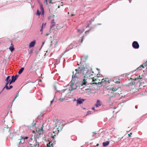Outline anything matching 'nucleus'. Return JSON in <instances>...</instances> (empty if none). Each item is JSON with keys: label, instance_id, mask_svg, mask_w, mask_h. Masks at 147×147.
I'll list each match as a JSON object with an SVG mask.
<instances>
[{"label": "nucleus", "instance_id": "nucleus-1", "mask_svg": "<svg viewBox=\"0 0 147 147\" xmlns=\"http://www.w3.org/2000/svg\"><path fill=\"white\" fill-rule=\"evenodd\" d=\"M28 143L31 146L40 147L39 143L37 142L36 138L31 137L28 140Z\"/></svg>", "mask_w": 147, "mask_h": 147}, {"label": "nucleus", "instance_id": "nucleus-2", "mask_svg": "<svg viewBox=\"0 0 147 147\" xmlns=\"http://www.w3.org/2000/svg\"><path fill=\"white\" fill-rule=\"evenodd\" d=\"M28 138V137L21 136L20 138L18 139L16 142V144L18 146V147H19V146H20L21 144H22L24 143L25 142V140L27 139Z\"/></svg>", "mask_w": 147, "mask_h": 147}, {"label": "nucleus", "instance_id": "nucleus-3", "mask_svg": "<svg viewBox=\"0 0 147 147\" xmlns=\"http://www.w3.org/2000/svg\"><path fill=\"white\" fill-rule=\"evenodd\" d=\"M40 11L38 10H37V15L39 16L42 14V15H44V11L43 6L42 4H40Z\"/></svg>", "mask_w": 147, "mask_h": 147}, {"label": "nucleus", "instance_id": "nucleus-4", "mask_svg": "<svg viewBox=\"0 0 147 147\" xmlns=\"http://www.w3.org/2000/svg\"><path fill=\"white\" fill-rule=\"evenodd\" d=\"M38 69V65L36 64V63H33L30 68V69L33 71H36Z\"/></svg>", "mask_w": 147, "mask_h": 147}, {"label": "nucleus", "instance_id": "nucleus-5", "mask_svg": "<svg viewBox=\"0 0 147 147\" xmlns=\"http://www.w3.org/2000/svg\"><path fill=\"white\" fill-rule=\"evenodd\" d=\"M92 78H88L87 77H86L85 76L84 77V79L83 80L82 82V85H86L88 82L89 80H92Z\"/></svg>", "mask_w": 147, "mask_h": 147}, {"label": "nucleus", "instance_id": "nucleus-6", "mask_svg": "<svg viewBox=\"0 0 147 147\" xmlns=\"http://www.w3.org/2000/svg\"><path fill=\"white\" fill-rule=\"evenodd\" d=\"M133 47L135 49H138L139 47V45L137 42L135 41L133 42L132 44Z\"/></svg>", "mask_w": 147, "mask_h": 147}, {"label": "nucleus", "instance_id": "nucleus-7", "mask_svg": "<svg viewBox=\"0 0 147 147\" xmlns=\"http://www.w3.org/2000/svg\"><path fill=\"white\" fill-rule=\"evenodd\" d=\"M36 40H34L32 41L31 42L29 45V48H31V47H33L34 46L36 45Z\"/></svg>", "mask_w": 147, "mask_h": 147}, {"label": "nucleus", "instance_id": "nucleus-8", "mask_svg": "<svg viewBox=\"0 0 147 147\" xmlns=\"http://www.w3.org/2000/svg\"><path fill=\"white\" fill-rule=\"evenodd\" d=\"M105 79H103L102 80L101 82H98V83H94L95 84L97 83L98 84H101V86H105L106 85V84H107V82H105V81H104Z\"/></svg>", "mask_w": 147, "mask_h": 147}, {"label": "nucleus", "instance_id": "nucleus-9", "mask_svg": "<svg viewBox=\"0 0 147 147\" xmlns=\"http://www.w3.org/2000/svg\"><path fill=\"white\" fill-rule=\"evenodd\" d=\"M18 77V75H16L15 76H11V80L13 82H14L16 80L17 78Z\"/></svg>", "mask_w": 147, "mask_h": 147}, {"label": "nucleus", "instance_id": "nucleus-10", "mask_svg": "<svg viewBox=\"0 0 147 147\" xmlns=\"http://www.w3.org/2000/svg\"><path fill=\"white\" fill-rule=\"evenodd\" d=\"M10 42L11 43V46H10L9 48V49L10 50V51H11V52H12L14 49V46L12 44V42L11 40L10 41Z\"/></svg>", "mask_w": 147, "mask_h": 147}, {"label": "nucleus", "instance_id": "nucleus-11", "mask_svg": "<svg viewBox=\"0 0 147 147\" xmlns=\"http://www.w3.org/2000/svg\"><path fill=\"white\" fill-rule=\"evenodd\" d=\"M84 101V100L83 99H80V98H79L77 100V105L78 104H81Z\"/></svg>", "mask_w": 147, "mask_h": 147}, {"label": "nucleus", "instance_id": "nucleus-12", "mask_svg": "<svg viewBox=\"0 0 147 147\" xmlns=\"http://www.w3.org/2000/svg\"><path fill=\"white\" fill-rule=\"evenodd\" d=\"M13 87V86L11 85L9 87L7 85H6L5 87L3 88L2 90V91H3V90H4V89L5 88L7 90H9V89H10L11 88H12Z\"/></svg>", "mask_w": 147, "mask_h": 147}, {"label": "nucleus", "instance_id": "nucleus-13", "mask_svg": "<svg viewBox=\"0 0 147 147\" xmlns=\"http://www.w3.org/2000/svg\"><path fill=\"white\" fill-rule=\"evenodd\" d=\"M142 79V78L141 77V76H139L138 77H137L136 78H135L134 79H133V80H137V82H138L140 81V80H141Z\"/></svg>", "mask_w": 147, "mask_h": 147}, {"label": "nucleus", "instance_id": "nucleus-14", "mask_svg": "<svg viewBox=\"0 0 147 147\" xmlns=\"http://www.w3.org/2000/svg\"><path fill=\"white\" fill-rule=\"evenodd\" d=\"M117 91H113L112 92H111V93L112 94H113V95H111V97H114L116 95V94H119V93H118Z\"/></svg>", "mask_w": 147, "mask_h": 147}, {"label": "nucleus", "instance_id": "nucleus-15", "mask_svg": "<svg viewBox=\"0 0 147 147\" xmlns=\"http://www.w3.org/2000/svg\"><path fill=\"white\" fill-rule=\"evenodd\" d=\"M74 84V83L73 82L72 80L71 82V84H70V86L71 87V89L69 90L70 91H72V90L75 89L76 88H73L72 87V86H73V85Z\"/></svg>", "mask_w": 147, "mask_h": 147}, {"label": "nucleus", "instance_id": "nucleus-16", "mask_svg": "<svg viewBox=\"0 0 147 147\" xmlns=\"http://www.w3.org/2000/svg\"><path fill=\"white\" fill-rule=\"evenodd\" d=\"M109 142L108 141H107L106 142H103L102 143L103 145L104 146H107L109 144Z\"/></svg>", "mask_w": 147, "mask_h": 147}, {"label": "nucleus", "instance_id": "nucleus-17", "mask_svg": "<svg viewBox=\"0 0 147 147\" xmlns=\"http://www.w3.org/2000/svg\"><path fill=\"white\" fill-rule=\"evenodd\" d=\"M101 105V102L99 100H98L97 101V103L96 104V106L97 107H98L99 106H100Z\"/></svg>", "mask_w": 147, "mask_h": 147}, {"label": "nucleus", "instance_id": "nucleus-18", "mask_svg": "<svg viewBox=\"0 0 147 147\" xmlns=\"http://www.w3.org/2000/svg\"><path fill=\"white\" fill-rule=\"evenodd\" d=\"M55 24H53L51 26L50 28V31H53L55 30Z\"/></svg>", "mask_w": 147, "mask_h": 147}, {"label": "nucleus", "instance_id": "nucleus-19", "mask_svg": "<svg viewBox=\"0 0 147 147\" xmlns=\"http://www.w3.org/2000/svg\"><path fill=\"white\" fill-rule=\"evenodd\" d=\"M113 82L116 83H119L120 82V80L119 79H115L113 80Z\"/></svg>", "mask_w": 147, "mask_h": 147}, {"label": "nucleus", "instance_id": "nucleus-20", "mask_svg": "<svg viewBox=\"0 0 147 147\" xmlns=\"http://www.w3.org/2000/svg\"><path fill=\"white\" fill-rule=\"evenodd\" d=\"M92 82L90 83V84H98L97 83H96V84H95V83H97V82H96V79H92Z\"/></svg>", "mask_w": 147, "mask_h": 147}, {"label": "nucleus", "instance_id": "nucleus-21", "mask_svg": "<svg viewBox=\"0 0 147 147\" xmlns=\"http://www.w3.org/2000/svg\"><path fill=\"white\" fill-rule=\"evenodd\" d=\"M47 147H53V145L52 142H50L47 145Z\"/></svg>", "mask_w": 147, "mask_h": 147}, {"label": "nucleus", "instance_id": "nucleus-22", "mask_svg": "<svg viewBox=\"0 0 147 147\" xmlns=\"http://www.w3.org/2000/svg\"><path fill=\"white\" fill-rule=\"evenodd\" d=\"M24 67H22L19 70V71H18V73L19 74H21L23 71L24 70Z\"/></svg>", "mask_w": 147, "mask_h": 147}, {"label": "nucleus", "instance_id": "nucleus-23", "mask_svg": "<svg viewBox=\"0 0 147 147\" xmlns=\"http://www.w3.org/2000/svg\"><path fill=\"white\" fill-rule=\"evenodd\" d=\"M104 81H105V82H107V84H109L110 82L109 81V80L108 78H106L105 79H104Z\"/></svg>", "mask_w": 147, "mask_h": 147}, {"label": "nucleus", "instance_id": "nucleus-24", "mask_svg": "<svg viewBox=\"0 0 147 147\" xmlns=\"http://www.w3.org/2000/svg\"><path fill=\"white\" fill-rule=\"evenodd\" d=\"M46 25V23H45V24L43 23L42 24V26L40 30V31L42 32L41 34H42V33L43 29L44 26H45Z\"/></svg>", "mask_w": 147, "mask_h": 147}, {"label": "nucleus", "instance_id": "nucleus-25", "mask_svg": "<svg viewBox=\"0 0 147 147\" xmlns=\"http://www.w3.org/2000/svg\"><path fill=\"white\" fill-rule=\"evenodd\" d=\"M10 77V76H9L8 77H7V78L5 80L6 82V83H7L8 82L9 80H10V79H9Z\"/></svg>", "mask_w": 147, "mask_h": 147}, {"label": "nucleus", "instance_id": "nucleus-26", "mask_svg": "<svg viewBox=\"0 0 147 147\" xmlns=\"http://www.w3.org/2000/svg\"><path fill=\"white\" fill-rule=\"evenodd\" d=\"M13 82L11 80H9V81L8 82L6 83V85H8V84H11Z\"/></svg>", "mask_w": 147, "mask_h": 147}, {"label": "nucleus", "instance_id": "nucleus-27", "mask_svg": "<svg viewBox=\"0 0 147 147\" xmlns=\"http://www.w3.org/2000/svg\"><path fill=\"white\" fill-rule=\"evenodd\" d=\"M81 69H80V67H78V68L76 69V73H77V74H79V70L81 71Z\"/></svg>", "mask_w": 147, "mask_h": 147}, {"label": "nucleus", "instance_id": "nucleus-28", "mask_svg": "<svg viewBox=\"0 0 147 147\" xmlns=\"http://www.w3.org/2000/svg\"><path fill=\"white\" fill-rule=\"evenodd\" d=\"M48 0L49 1V2L50 3H51V4L53 3L52 1V0ZM47 1H48V0H45V1L46 4L47 5L48 4Z\"/></svg>", "mask_w": 147, "mask_h": 147}, {"label": "nucleus", "instance_id": "nucleus-29", "mask_svg": "<svg viewBox=\"0 0 147 147\" xmlns=\"http://www.w3.org/2000/svg\"><path fill=\"white\" fill-rule=\"evenodd\" d=\"M111 89L113 91H117V90L118 89H115V88L112 87L111 88Z\"/></svg>", "mask_w": 147, "mask_h": 147}, {"label": "nucleus", "instance_id": "nucleus-30", "mask_svg": "<svg viewBox=\"0 0 147 147\" xmlns=\"http://www.w3.org/2000/svg\"><path fill=\"white\" fill-rule=\"evenodd\" d=\"M77 32L79 34H81L83 32V31L79 29H78Z\"/></svg>", "mask_w": 147, "mask_h": 147}, {"label": "nucleus", "instance_id": "nucleus-31", "mask_svg": "<svg viewBox=\"0 0 147 147\" xmlns=\"http://www.w3.org/2000/svg\"><path fill=\"white\" fill-rule=\"evenodd\" d=\"M18 95H19L18 93L16 94V96L13 99V101H12L13 102V101L15 100L16 98V97L18 96Z\"/></svg>", "mask_w": 147, "mask_h": 147}, {"label": "nucleus", "instance_id": "nucleus-32", "mask_svg": "<svg viewBox=\"0 0 147 147\" xmlns=\"http://www.w3.org/2000/svg\"><path fill=\"white\" fill-rule=\"evenodd\" d=\"M41 131H42L43 132V127H42L41 129H39L38 130V132H40Z\"/></svg>", "mask_w": 147, "mask_h": 147}, {"label": "nucleus", "instance_id": "nucleus-33", "mask_svg": "<svg viewBox=\"0 0 147 147\" xmlns=\"http://www.w3.org/2000/svg\"><path fill=\"white\" fill-rule=\"evenodd\" d=\"M135 84V82H134V81L132 82H131L130 83V84H131V85H133Z\"/></svg>", "mask_w": 147, "mask_h": 147}, {"label": "nucleus", "instance_id": "nucleus-34", "mask_svg": "<svg viewBox=\"0 0 147 147\" xmlns=\"http://www.w3.org/2000/svg\"><path fill=\"white\" fill-rule=\"evenodd\" d=\"M51 23H52V24H55V22H54V19H53V20L52 21Z\"/></svg>", "mask_w": 147, "mask_h": 147}, {"label": "nucleus", "instance_id": "nucleus-35", "mask_svg": "<svg viewBox=\"0 0 147 147\" xmlns=\"http://www.w3.org/2000/svg\"><path fill=\"white\" fill-rule=\"evenodd\" d=\"M52 138H53V139H54V138H55V135H53V134H52Z\"/></svg>", "mask_w": 147, "mask_h": 147}, {"label": "nucleus", "instance_id": "nucleus-36", "mask_svg": "<svg viewBox=\"0 0 147 147\" xmlns=\"http://www.w3.org/2000/svg\"><path fill=\"white\" fill-rule=\"evenodd\" d=\"M132 133H131L130 134H128V136H129V137H130L131 136V135L132 134Z\"/></svg>", "mask_w": 147, "mask_h": 147}, {"label": "nucleus", "instance_id": "nucleus-37", "mask_svg": "<svg viewBox=\"0 0 147 147\" xmlns=\"http://www.w3.org/2000/svg\"><path fill=\"white\" fill-rule=\"evenodd\" d=\"M84 36H83L82 37V39H81V42H82L83 41V39L84 38Z\"/></svg>", "mask_w": 147, "mask_h": 147}, {"label": "nucleus", "instance_id": "nucleus-38", "mask_svg": "<svg viewBox=\"0 0 147 147\" xmlns=\"http://www.w3.org/2000/svg\"><path fill=\"white\" fill-rule=\"evenodd\" d=\"M113 97H111H111L109 98V100H108L109 102L111 100V98H112Z\"/></svg>", "mask_w": 147, "mask_h": 147}, {"label": "nucleus", "instance_id": "nucleus-39", "mask_svg": "<svg viewBox=\"0 0 147 147\" xmlns=\"http://www.w3.org/2000/svg\"><path fill=\"white\" fill-rule=\"evenodd\" d=\"M142 67V68H144V66L143 65H140L139 67V68H140V67Z\"/></svg>", "mask_w": 147, "mask_h": 147}, {"label": "nucleus", "instance_id": "nucleus-40", "mask_svg": "<svg viewBox=\"0 0 147 147\" xmlns=\"http://www.w3.org/2000/svg\"><path fill=\"white\" fill-rule=\"evenodd\" d=\"M122 138H123V137H122V138H119L118 139V140L119 141H120Z\"/></svg>", "mask_w": 147, "mask_h": 147}, {"label": "nucleus", "instance_id": "nucleus-41", "mask_svg": "<svg viewBox=\"0 0 147 147\" xmlns=\"http://www.w3.org/2000/svg\"><path fill=\"white\" fill-rule=\"evenodd\" d=\"M147 61H146L144 63V65H145L146 66H147Z\"/></svg>", "mask_w": 147, "mask_h": 147}, {"label": "nucleus", "instance_id": "nucleus-42", "mask_svg": "<svg viewBox=\"0 0 147 147\" xmlns=\"http://www.w3.org/2000/svg\"><path fill=\"white\" fill-rule=\"evenodd\" d=\"M76 77V76L75 75L74 76V74L72 76V78H74Z\"/></svg>", "mask_w": 147, "mask_h": 147}, {"label": "nucleus", "instance_id": "nucleus-43", "mask_svg": "<svg viewBox=\"0 0 147 147\" xmlns=\"http://www.w3.org/2000/svg\"><path fill=\"white\" fill-rule=\"evenodd\" d=\"M63 99H61V98H60V99H59V100L60 101H63Z\"/></svg>", "mask_w": 147, "mask_h": 147}, {"label": "nucleus", "instance_id": "nucleus-44", "mask_svg": "<svg viewBox=\"0 0 147 147\" xmlns=\"http://www.w3.org/2000/svg\"><path fill=\"white\" fill-rule=\"evenodd\" d=\"M75 15V14H72L71 15V16H74Z\"/></svg>", "mask_w": 147, "mask_h": 147}, {"label": "nucleus", "instance_id": "nucleus-45", "mask_svg": "<svg viewBox=\"0 0 147 147\" xmlns=\"http://www.w3.org/2000/svg\"><path fill=\"white\" fill-rule=\"evenodd\" d=\"M45 42H43L42 43V46L44 44H45Z\"/></svg>", "mask_w": 147, "mask_h": 147}, {"label": "nucleus", "instance_id": "nucleus-46", "mask_svg": "<svg viewBox=\"0 0 147 147\" xmlns=\"http://www.w3.org/2000/svg\"><path fill=\"white\" fill-rule=\"evenodd\" d=\"M19 147H24V146H22L21 147V146H19Z\"/></svg>", "mask_w": 147, "mask_h": 147}, {"label": "nucleus", "instance_id": "nucleus-47", "mask_svg": "<svg viewBox=\"0 0 147 147\" xmlns=\"http://www.w3.org/2000/svg\"><path fill=\"white\" fill-rule=\"evenodd\" d=\"M90 111H88V113L89 114L90 113Z\"/></svg>", "mask_w": 147, "mask_h": 147}, {"label": "nucleus", "instance_id": "nucleus-48", "mask_svg": "<svg viewBox=\"0 0 147 147\" xmlns=\"http://www.w3.org/2000/svg\"><path fill=\"white\" fill-rule=\"evenodd\" d=\"M90 111H88V113L89 114L90 113Z\"/></svg>", "mask_w": 147, "mask_h": 147}, {"label": "nucleus", "instance_id": "nucleus-49", "mask_svg": "<svg viewBox=\"0 0 147 147\" xmlns=\"http://www.w3.org/2000/svg\"><path fill=\"white\" fill-rule=\"evenodd\" d=\"M53 102V100H52V101H51V104H52V103Z\"/></svg>", "mask_w": 147, "mask_h": 147}, {"label": "nucleus", "instance_id": "nucleus-50", "mask_svg": "<svg viewBox=\"0 0 147 147\" xmlns=\"http://www.w3.org/2000/svg\"><path fill=\"white\" fill-rule=\"evenodd\" d=\"M92 110H94V108L93 107L92 108Z\"/></svg>", "mask_w": 147, "mask_h": 147}, {"label": "nucleus", "instance_id": "nucleus-51", "mask_svg": "<svg viewBox=\"0 0 147 147\" xmlns=\"http://www.w3.org/2000/svg\"><path fill=\"white\" fill-rule=\"evenodd\" d=\"M60 5H59L58 6V7L59 8H60Z\"/></svg>", "mask_w": 147, "mask_h": 147}, {"label": "nucleus", "instance_id": "nucleus-52", "mask_svg": "<svg viewBox=\"0 0 147 147\" xmlns=\"http://www.w3.org/2000/svg\"><path fill=\"white\" fill-rule=\"evenodd\" d=\"M48 35H49V34H46V36H48Z\"/></svg>", "mask_w": 147, "mask_h": 147}, {"label": "nucleus", "instance_id": "nucleus-53", "mask_svg": "<svg viewBox=\"0 0 147 147\" xmlns=\"http://www.w3.org/2000/svg\"><path fill=\"white\" fill-rule=\"evenodd\" d=\"M2 91L0 92V94L1 93V92H2Z\"/></svg>", "mask_w": 147, "mask_h": 147}, {"label": "nucleus", "instance_id": "nucleus-54", "mask_svg": "<svg viewBox=\"0 0 147 147\" xmlns=\"http://www.w3.org/2000/svg\"><path fill=\"white\" fill-rule=\"evenodd\" d=\"M81 60H82V57L81 58Z\"/></svg>", "mask_w": 147, "mask_h": 147}, {"label": "nucleus", "instance_id": "nucleus-55", "mask_svg": "<svg viewBox=\"0 0 147 147\" xmlns=\"http://www.w3.org/2000/svg\"><path fill=\"white\" fill-rule=\"evenodd\" d=\"M93 133H94V134H96V133H95V132H93Z\"/></svg>", "mask_w": 147, "mask_h": 147}, {"label": "nucleus", "instance_id": "nucleus-56", "mask_svg": "<svg viewBox=\"0 0 147 147\" xmlns=\"http://www.w3.org/2000/svg\"><path fill=\"white\" fill-rule=\"evenodd\" d=\"M69 12H68V14H69Z\"/></svg>", "mask_w": 147, "mask_h": 147}, {"label": "nucleus", "instance_id": "nucleus-57", "mask_svg": "<svg viewBox=\"0 0 147 147\" xmlns=\"http://www.w3.org/2000/svg\"><path fill=\"white\" fill-rule=\"evenodd\" d=\"M59 129V128L58 127H57V129Z\"/></svg>", "mask_w": 147, "mask_h": 147}]
</instances>
